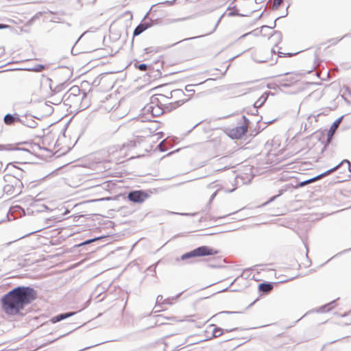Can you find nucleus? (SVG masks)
Listing matches in <instances>:
<instances>
[{"label":"nucleus","instance_id":"obj_1","mask_svg":"<svg viewBox=\"0 0 351 351\" xmlns=\"http://www.w3.org/2000/svg\"><path fill=\"white\" fill-rule=\"evenodd\" d=\"M36 298L37 292L34 289L25 286L17 287L2 297L1 308L8 315H23L25 307Z\"/></svg>","mask_w":351,"mask_h":351},{"label":"nucleus","instance_id":"obj_2","mask_svg":"<svg viewBox=\"0 0 351 351\" xmlns=\"http://www.w3.org/2000/svg\"><path fill=\"white\" fill-rule=\"evenodd\" d=\"M218 253L219 250L216 249L207 245H202L183 254L180 258H178L176 261H187V263H193L191 261L192 258L215 255Z\"/></svg>","mask_w":351,"mask_h":351},{"label":"nucleus","instance_id":"obj_3","mask_svg":"<svg viewBox=\"0 0 351 351\" xmlns=\"http://www.w3.org/2000/svg\"><path fill=\"white\" fill-rule=\"evenodd\" d=\"M189 99H186L167 104L165 101H161L159 98L155 97V117H159L167 112H171L172 110L184 104Z\"/></svg>","mask_w":351,"mask_h":351},{"label":"nucleus","instance_id":"obj_4","mask_svg":"<svg viewBox=\"0 0 351 351\" xmlns=\"http://www.w3.org/2000/svg\"><path fill=\"white\" fill-rule=\"evenodd\" d=\"M181 295L178 293L176 296L163 298L162 295H158L155 300V313L160 312L167 308V306L171 305Z\"/></svg>","mask_w":351,"mask_h":351},{"label":"nucleus","instance_id":"obj_5","mask_svg":"<svg viewBox=\"0 0 351 351\" xmlns=\"http://www.w3.org/2000/svg\"><path fill=\"white\" fill-rule=\"evenodd\" d=\"M310 184L309 179H307V180H303V181H296L295 184H293V183L287 184L282 189H280L278 191V194L271 197L265 202V204H268L269 203L274 201L277 197H278L279 196L282 195L285 192H286L287 191H288L290 189H298V188L303 187V186H306L307 184Z\"/></svg>","mask_w":351,"mask_h":351},{"label":"nucleus","instance_id":"obj_6","mask_svg":"<svg viewBox=\"0 0 351 351\" xmlns=\"http://www.w3.org/2000/svg\"><path fill=\"white\" fill-rule=\"evenodd\" d=\"M247 132V126L243 124L230 130L228 135L232 139H241L246 134Z\"/></svg>","mask_w":351,"mask_h":351},{"label":"nucleus","instance_id":"obj_7","mask_svg":"<svg viewBox=\"0 0 351 351\" xmlns=\"http://www.w3.org/2000/svg\"><path fill=\"white\" fill-rule=\"evenodd\" d=\"M343 116L337 118L330 125V129L327 134V138H326V144L324 145L323 150L326 149V145L330 143L333 138V134L337 130V128L339 127L340 123L341 122V120L343 119Z\"/></svg>","mask_w":351,"mask_h":351},{"label":"nucleus","instance_id":"obj_8","mask_svg":"<svg viewBox=\"0 0 351 351\" xmlns=\"http://www.w3.org/2000/svg\"><path fill=\"white\" fill-rule=\"evenodd\" d=\"M147 197V195L145 193L139 191H132L128 194V199L133 202H143Z\"/></svg>","mask_w":351,"mask_h":351},{"label":"nucleus","instance_id":"obj_9","mask_svg":"<svg viewBox=\"0 0 351 351\" xmlns=\"http://www.w3.org/2000/svg\"><path fill=\"white\" fill-rule=\"evenodd\" d=\"M346 163H348V162L346 160H342L340 163H339L338 165H337L336 166H335L334 167L332 168H330V169L316 176H314L313 178H309V181H310V184L318 180L319 179L324 177V176H326L328 175H329L330 173H332L335 171V169L339 167L340 166H342L343 164H346Z\"/></svg>","mask_w":351,"mask_h":351},{"label":"nucleus","instance_id":"obj_10","mask_svg":"<svg viewBox=\"0 0 351 351\" xmlns=\"http://www.w3.org/2000/svg\"><path fill=\"white\" fill-rule=\"evenodd\" d=\"M274 288V283L270 282L264 281L258 286V290L261 293L267 294L269 293Z\"/></svg>","mask_w":351,"mask_h":351},{"label":"nucleus","instance_id":"obj_11","mask_svg":"<svg viewBox=\"0 0 351 351\" xmlns=\"http://www.w3.org/2000/svg\"><path fill=\"white\" fill-rule=\"evenodd\" d=\"M153 107L152 106H146L143 108V114L141 117L143 121H152L154 118V114L152 113Z\"/></svg>","mask_w":351,"mask_h":351},{"label":"nucleus","instance_id":"obj_12","mask_svg":"<svg viewBox=\"0 0 351 351\" xmlns=\"http://www.w3.org/2000/svg\"><path fill=\"white\" fill-rule=\"evenodd\" d=\"M169 86V84L167 83L156 85L155 96H160L162 99V101H166L168 99H169V96L168 95H165V93H162L161 92L162 88H166Z\"/></svg>","mask_w":351,"mask_h":351},{"label":"nucleus","instance_id":"obj_13","mask_svg":"<svg viewBox=\"0 0 351 351\" xmlns=\"http://www.w3.org/2000/svg\"><path fill=\"white\" fill-rule=\"evenodd\" d=\"M296 81L297 80L293 77H283L278 80V84H280V86L282 87L288 88L290 87L291 85Z\"/></svg>","mask_w":351,"mask_h":351},{"label":"nucleus","instance_id":"obj_14","mask_svg":"<svg viewBox=\"0 0 351 351\" xmlns=\"http://www.w3.org/2000/svg\"><path fill=\"white\" fill-rule=\"evenodd\" d=\"M162 92L166 93L165 95H170L169 98H171L173 95L176 97H180L182 95H184V93L181 89H176L171 90L169 88H168V86L166 88H162Z\"/></svg>","mask_w":351,"mask_h":351},{"label":"nucleus","instance_id":"obj_15","mask_svg":"<svg viewBox=\"0 0 351 351\" xmlns=\"http://www.w3.org/2000/svg\"><path fill=\"white\" fill-rule=\"evenodd\" d=\"M49 151L46 149L42 148L38 145H34L32 147V152L33 154L38 157V158H43L46 156L45 153L48 152Z\"/></svg>","mask_w":351,"mask_h":351},{"label":"nucleus","instance_id":"obj_16","mask_svg":"<svg viewBox=\"0 0 351 351\" xmlns=\"http://www.w3.org/2000/svg\"><path fill=\"white\" fill-rule=\"evenodd\" d=\"M170 144L168 141L167 138L162 140L156 147H155V155L157 152H164L167 149V146H169Z\"/></svg>","mask_w":351,"mask_h":351},{"label":"nucleus","instance_id":"obj_17","mask_svg":"<svg viewBox=\"0 0 351 351\" xmlns=\"http://www.w3.org/2000/svg\"><path fill=\"white\" fill-rule=\"evenodd\" d=\"M336 301H337V300H334L331 301L330 302L319 307V308L317 309V311L319 313H326V312L330 311L331 309H332L335 307Z\"/></svg>","mask_w":351,"mask_h":351},{"label":"nucleus","instance_id":"obj_18","mask_svg":"<svg viewBox=\"0 0 351 351\" xmlns=\"http://www.w3.org/2000/svg\"><path fill=\"white\" fill-rule=\"evenodd\" d=\"M80 91V90L77 86L71 87L67 93L68 96L66 100H73V99L78 97Z\"/></svg>","mask_w":351,"mask_h":351},{"label":"nucleus","instance_id":"obj_19","mask_svg":"<svg viewBox=\"0 0 351 351\" xmlns=\"http://www.w3.org/2000/svg\"><path fill=\"white\" fill-rule=\"evenodd\" d=\"M210 328H212V337H219L224 332V329L221 327H218L215 324H210Z\"/></svg>","mask_w":351,"mask_h":351},{"label":"nucleus","instance_id":"obj_20","mask_svg":"<svg viewBox=\"0 0 351 351\" xmlns=\"http://www.w3.org/2000/svg\"><path fill=\"white\" fill-rule=\"evenodd\" d=\"M271 37L275 43V47H277L282 39V34L280 31H274L271 34Z\"/></svg>","mask_w":351,"mask_h":351},{"label":"nucleus","instance_id":"obj_21","mask_svg":"<svg viewBox=\"0 0 351 351\" xmlns=\"http://www.w3.org/2000/svg\"><path fill=\"white\" fill-rule=\"evenodd\" d=\"M169 319L168 317H164L162 315H155V326L165 324V321Z\"/></svg>","mask_w":351,"mask_h":351},{"label":"nucleus","instance_id":"obj_22","mask_svg":"<svg viewBox=\"0 0 351 351\" xmlns=\"http://www.w3.org/2000/svg\"><path fill=\"white\" fill-rule=\"evenodd\" d=\"M73 315H74V313H64V314H60L56 317H53L51 319V321L53 322V323H56V322H60L64 319H66L67 317H69L71 316H72Z\"/></svg>","mask_w":351,"mask_h":351},{"label":"nucleus","instance_id":"obj_23","mask_svg":"<svg viewBox=\"0 0 351 351\" xmlns=\"http://www.w3.org/2000/svg\"><path fill=\"white\" fill-rule=\"evenodd\" d=\"M19 120V118L14 117L12 114H6L4 117V122L6 125H12Z\"/></svg>","mask_w":351,"mask_h":351},{"label":"nucleus","instance_id":"obj_24","mask_svg":"<svg viewBox=\"0 0 351 351\" xmlns=\"http://www.w3.org/2000/svg\"><path fill=\"white\" fill-rule=\"evenodd\" d=\"M267 97L264 95L261 96L254 103V108L256 109L257 112V108L262 106L264 103L266 101Z\"/></svg>","mask_w":351,"mask_h":351},{"label":"nucleus","instance_id":"obj_25","mask_svg":"<svg viewBox=\"0 0 351 351\" xmlns=\"http://www.w3.org/2000/svg\"><path fill=\"white\" fill-rule=\"evenodd\" d=\"M288 8H289V6L287 8V10L288 9ZM287 14H288V11L287 10L286 16L287 15ZM282 17H284V16H278V18H276V20L274 21L273 24H271V26H267V25L262 26L261 32H263L265 29L270 30V29H274L276 26V21Z\"/></svg>","mask_w":351,"mask_h":351},{"label":"nucleus","instance_id":"obj_26","mask_svg":"<svg viewBox=\"0 0 351 351\" xmlns=\"http://www.w3.org/2000/svg\"><path fill=\"white\" fill-rule=\"evenodd\" d=\"M147 25L144 24H141L138 26L136 27V29L134 31V36H138L140 34H141L143 31H145L147 29Z\"/></svg>","mask_w":351,"mask_h":351},{"label":"nucleus","instance_id":"obj_27","mask_svg":"<svg viewBox=\"0 0 351 351\" xmlns=\"http://www.w3.org/2000/svg\"><path fill=\"white\" fill-rule=\"evenodd\" d=\"M343 160H346L348 162V163L343 164L342 166H340L339 167L335 169V171L341 169L342 171H345L346 169H348L349 171L351 173L350 162L347 159H344Z\"/></svg>","mask_w":351,"mask_h":351},{"label":"nucleus","instance_id":"obj_28","mask_svg":"<svg viewBox=\"0 0 351 351\" xmlns=\"http://www.w3.org/2000/svg\"><path fill=\"white\" fill-rule=\"evenodd\" d=\"M55 96H56L55 95H51L49 97V102H50L51 104H54V105H58V104H60L62 99L60 97L58 98H56Z\"/></svg>","mask_w":351,"mask_h":351},{"label":"nucleus","instance_id":"obj_29","mask_svg":"<svg viewBox=\"0 0 351 351\" xmlns=\"http://www.w3.org/2000/svg\"><path fill=\"white\" fill-rule=\"evenodd\" d=\"M228 16H243L244 15L239 14V10L237 9V6L234 5L232 8V10L228 13Z\"/></svg>","mask_w":351,"mask_h":351},{"label":"nucleus","instance_id":"obj_30","mask_svg":"<svg viewBox=\"0 0 351 351\" xmlns=\"http://www.w3.org/2000/svg\"><path fill=\"white\" fill-rule=\"evenodd\" d=\"M348 36V34H345L344 36H343L341 38H332V39H330L327 41V43H330V45H336L338 42H339L341 40H342L343 38H346Z\"/></svg>","mask_w":351,"mask_h":351},{"label":"nucleus","instance_id":"obj_31","mask_svg":"<svg viewBox=\"0 0 351 351\" xmlns=\"http://www.w3.org/2000/svg\"><path fill=\"white\" fill-rule=\"evenodd\" d=\"M267 88L269 89L273 90H277L280 86V84H278V80H276L275 82L269 83L267 85Z\"/></svg>","mask_w":351,"mask_h":351},{"label":"nucleus","instance_id":"obj_32","mask_svg":"<svg viewBox=\"0 0 351 351\" xmlns=\"http://www.w3.org/2000/svg\"><path fill=\"white\" fill-rule=\"evenodd\" d=\"M176 1H177V0L165 1L164 2H158V3H155V7H158L160 5H167L170 6V5H173Z\"/></svg>","mask_w":351,"mask_h":351},{"label":"nucleus","instance_id":"obj_33","mask_svg":"<svg viewBox=\"0 0 351 351\" xmlns=\"http://www.w3.org/2000/svg\"><path fill=\"white\" fill-rule=\"evenodd\" d=\"M263 32H261V31H257V29H254L252 32H247V33H245L244 34H243L242 36H240L239 39L241 38H243L248 35H250V34H253L255 36H258L259 35L260 33H262Z\"/></svg>","mask_w":351,"mask_h":351},{"label":"nucleus","instance_id":"obj_34","mask_svg":"<svg viewBox=\"0 0 351 351\" xmlns=\"http://www.w3.org/2000/svg\"><path fill=\"white\" fill-rule=\"evenodd\" d=\"M197 84H188L185 86V90L191 95L195 93V90L193 89V86H197Z\"/></svg>","mask_w":351,"mask_h":351},{"label":"nucleus","instance_id":"obj_35","mask_svg":"<svg viewBox=\"0 0 351 351\" xmlns=\"http://www.w3.org/2000/svg\"><path fill=\"white\" fill-rule=\"evenodd\" d=\"M282 1L283 0H274L272 4V10H277L280 7Z\"/></svg>","mask_w":351,"mask_h":351},{"label":"nucleus","instance_id":"obj_36","mask_svg":"<svg viewBox=\"0 0 351 351\" xmlns=\"http://www.w3.org/2000/svg\"><path fill=\"white\" fill-rule=\"evenodd\" d=\"M297 53H284L282 52H280V51H278V55L279 57H291L295 54H296Z\"/></svg>","mask_w":351,"mask_h":351},{"label":"nucleus","instance_id":"obj_37","mask_svg":"<svg viewBox=\"0 0 351 351\" xmlns=\"http://www.w3.org/2000/svg\"><path fill=\"white\" fill-rule=\"evenodd\" d=\"M346 94L349 95L351 97V90H350V88L348 87L345 88V90L343 92V94L342 95V97L344 98L345 101L348 102L347 99L345 97V95Z\"/></svg>","mask_w":351,"mask_h":351},{"label":"nucleus","instance_id":"obj_38","mask_svg":"<svg viewBox=\"0 0 351 351\" xmlns=\"http://www.w3.org/2000/svg\"><path fill=\"white\" fill-rule=\"evenodd\" d=\"M346 94L349 95L351 97V90H350V88L348 87L345 88V90L343 92V94L342 95V97L344 98L345 101L348 102L347 99L345 97V95Z\"/></svg>","mask_w":351,"mask_h":351},{"label":"nucleus","instance_id":"obj_39","mask_svg":"<svg viewBox=\"0 0 351 351\" xmlns=\"http://www.w3.org/2000/svg\"><path fill=\"white\" fill-rule=\"evenodd\" d=\"M162 72L160 71V70L157 68L155 69V75H154V77H155V81L157 80V78H160L162 77Z\"/></svg>","mask_w":351,"mask_h":351},{"label":"nucleus","instance_id":"obj_40","mask_svg":"<svg viewBox=\"0 0 351 351\" xmlns=\"http://www.w3.org/2000/svg\"><path fill=\"white\" fill-rule=\"evenodd\" d=\"M224 14H225V13H223V14H222L221 15V16H220V17L219 18V19L217 20V23H216V24H215V27H214L213 29L210 32V34H211V33L214 32L216 30V29H217V26L219 25V23H220V21H221V19H222V18H223V16H224Z\"/></svg>","mask_w":351,"mask_h":351},{"label":"nucleus","instance_id":"obj_41","mask_svg":"<svg viewBox=\"0 0 351 351\" xmlns=\"http://www.w3.org/2000/svg\"><path fill=\"white\" fill-rule=\"evenodd\" d=\"M168 214H173V215H194L195 214H191V213H175V212H169L166 211Z\"/></svg>","mask_w":351,"mask_h":351},{"label":"nucleus","instance_id":"obj_42","mask_svg":"<svg viewBox=\"0 0 351 351\" xmlns=\"http://www.w3.org/2000/svg\"><path fill=\"white\" fill-rule=\"evenodd\" d=\"M156 136H157V140H159L165 136V134L162 132H155Z\"/></svg>","mask_w":351,"mask_h":351},{"label":"nucleus","instance_id":"obj_43","mask_svg":"<svg viewBox=\"0 0 351 351\" xmlns=\"http://www.w3.org/2000/svg\"><path fill=\"white\" fill-rule=\"evenodd\" d=\"M138 68L141 70V71H145L147 69V65L145 64H141L138 66Z\"/></svg>","mask_w":351,"mask_h":351},{"label":"nucleus","instance_id":"obj_44","mask_svg":"<svg viewBox=\"0 0 351 351\" xmlns=\"http://www.w3.org/2000/svg\"><path fill=\"white\" fill-rule=\"evenodd\" d=\"M178 151H179V149H178L175 150V151H173V152H169V153L166 155V156H170V155L173 154V153H175V152H178ZM164 157H165V156H160V157L159 158V160H162Z\"/></svg>","mask_w":351,"mask_h":351},{"label":"nucleus","instance_id":"obj_45","mask_svg":"<svg viewBox=\"0 0 351 351\" xmlns=\"http://www.w3.org/2000/svg\"><path fill=\"white\" fill-rule=\"evenodd\" d=\"M239 330V328H230V329H224V332H230L236 331V330Z\"/></svg>","mask_w":351,"mask_h":351},{"label":"nucleus","instance_id":"obj_46","mask_svg":"<svg viewBox=\"0 0 351 351\" xmlns=\"http://www.w3.org/2000/svg\"><path fill=\"white\" fill-rule=\"evenodd\" d=\"M234 314V313H238V312L237 311H222V312H220L219 314Z\"/></svg>","mask_w":351,"mask_h":351},{"label":"nucleus","instance_id":"obj_47","mask_svg":"<svg viewBox=\"0 0 351 351\" xmlns=\"http://www.w3.org/2000/svg\"><path fill=\"white\" fill-rule=\"evenodd\" d=\"M241 83H237V84H230L228 87V89L230 88H236V87H238L241 85Z\"/></svg>","mask_w":351,"mask_h":351},{"label":"nucleus","instance_id":"obj_48","mask_svg":"<svg viewBox=\"0 0 351 351\" xmlns=\"http://www.w3.org/2000/svg\"><path fill=\"white\" fill-rule=\"evenodd\" d=\"M350 250H351V247L350 249L344 250L342 252H341L337 254L336 255H335L333 257H335V256H338V255H339L341 254L346 253V252H347L348 251H350Z\"/></svg>","mask_w":351,"mask_h":351},{"label":"nucleus","instance_id":"obj_49","mask_svg":"<svg viewBox=\"0 0 351 351\" xmlns=\"http://www.w3.org/2000/svg\"><path fill=\"white\" fill-rule=\"evenodd\" d=\"M243 120H244V123H243V124H245V125H247V124L248 123H250L249 119H248L245 116H243Z\"/></svg>","mask_w":351,"mask_h":351},{"label":"nucleus","instance_id":"obj_50","mask_svg":"<svg viewBox=\"0 0 351 351\" xmlns=\"http://www.w3.org/2000/svg\"><path fill=\"white\" fill-rule=\"evenodd\" d=\"M201 36H193V37H191V38H185V39H183L182 40H181L180 42H182V41H184V40H191V39H195V38H199Z\"/></svg>","mask_w":351,"mask_h":351},{"label":"nucleus","instance_id":"obj_51","mask_svg":"<svg viewBox=\"0 0 351 351\" xmlns=\"http://www.w3.org/2000/svg\"><path fill=\"white\" fill-rule=\"evenodd\" d=\"M216 193H217V192H215V193L211 195V197H210V200H209V202H210L211 201H213V199L215 198V195H216Z\"/></svg>","mask_w":351,"mask_h":351},{"label":"nucleus","instance_id":"obj_52","mask_svg":"<svg viewBox=\"0 0 351 351\" xmlns=\"http://www.w3.org/2000/svg\"><path fill=\"white\" fill-rule=\"evenodd\" d=\"M97 239H91V240H89V241H88L84 242V243H85V244H86V243H92V242H93V241H96V240H97Z\"/></svg>","mask_w":351,"mask_h":351},{"label":"nucleus","instance_id":"obj_53","mask_svg":"<svg viewBox=\"0 0 351 351\" xmlns=\"http://www.w3.org/2000/svg\"><path fill=\"white\" fill-rule=\"evenodd\" d=\"M8 27V25H7L0 24V29H5V28H7Z\"/></svg>","mask_w":351,"mask_h":351},{"label":"nucleus","instance_id":"obj_54","mask_svg":"<svg viewBox=\"0 0 351 351\" xmlns=\"http://www.w3.org/2000/svg\"><path fill=\"white\" fill-rule=\"evenodd\" d=\"M256 62H259V63H262V62H265L266 60H254Z\"/></svg>","mask_w":351,"mask_h":351},{"label":"nucleus","instance_id":"obj_55","mask_svg":"<svg viewBox=\"0 0 351 351\" xmlns=\"http://www.w3.org/2000/svg\"><path fill=\"white\" fill-rule=\"evenodd\" d=\"M208 266L210 267H212V268H217V267H219L218 265H211V264H209Z\"/></svg>","mask_w":351,"mask_h":351},{"label":"nucleus","instance_id":"obj_56","mask_svg":"<svg viewBox=\"0 0 351 351\" xmlns=\"http://www.w3.org/2000/svg\"><path fill=\"white\" fill-rule=\"evenodd\" d=\"M201 122H199L197 123H196L189 131V132H190L192 130H193L197 125H198Z\"/></svg>","mask_w":351,"mask_h":351},{"label":"nucleus","instance_id":"obj_57","mask_svg":"<svg viewBox=\"0 0 351 351\" xmlns=\"http://www.w3.org/2000/svg\"><path fill=\"white\" fill-rule=\"evenodd\" d=\"M158 21H159L158 19H155V20H154L155 25H156V24H158L159 23Z\"/></svg>","mask_w":351,"mask_h":351},{"label":"nucleus","instance_id":"obj_58","mask_svg":"<svg viewBox=\"0 0 351 351\" xmlns=\"http://www.w3.org/2000/svg\"><path fill=\"white\" fill-rule=\"evenodd\" d=\"M10 167H14V166H13L12 164H10H10H8V165H7L6 169L10 168Z\"/></svg>","mask_w":351,"mask_h":351},{"label":"nucleus","instance_id":"obj_59","mask_svg":"<svg viewBox=\"0 0 351 351\" xmlns=\"http://www.w3.org/2000/svg\"><path fill=\"white\" fill-rule=\"evenodd\" d=\"M182 20V19H174V20H173V21H180Z\"/></svg>","mask_w":351,"mask_h":351},{"label":"nucleus","instance_id":"obj_60","mask_svg":"<svg viewBox=\"0 0 351 351\" xmlns=\"http://www.w3.org/2000/svg\"><path fill=\"white\" fill-rule=\"evenodd\" d=\"M271 52L272 53H276L275 50L273 48L271 49Z\"/></svg>","mask_w":351,"mask_h":351},{"label":"nucleus","instance_id":"obj_61","mask_svg":"<svg viewBox=\"0 0 351 351\" xmlns=\"http://www.w3.org/2000/svg\"><path fill=\"white\" fill-rule=\"evenodd\" d=\"M180 43V42H178V43ZM176 44H177V43H174V44H172V45H171L168 46L167 47H171V46H174V45H176Z\"/></svg>","mask_w":351,"mask_h":351},{"label":"nucleus","instance_id":"obj_62","mask_svg":"<svg viewBox=\"0 0 351 351\" xmlns=\"http://www.w3.org/2000/svg\"><path fill=\"white\" fill-rule=\"evenodd\" d=\"M159 62H160V61H159V60H155L154 64H155V65H156V64H158V63H159Z\"/></svg>","mask_w":351,"mask_h":351},{"label":"nucleus","instance_id":"obj_63","mask_svg":"<svg viewBox=\"0 0 351 351\" xmlns=\"http://www.w3.org/2000/svg\"><path fill=\"white\" fill-rule=\"evenodd\" d=\"M158 128H159V127H158V126H155L154 131L156 132Z\"/></svg>","mask_w":351,"mask_h":351},{"label":"nucleus","instance_id":"obj_64","mask_svg":"<svg viewBox=\"0 0 351 351\" xmlns=\"http://www.w3.org/2000/svg\"><path fill=\"white\" fill-rule=\"evenodd\" d=\"M274 121H275V119L268 121V123H273Z\"/></svg>","mask_w":351,"mask_h":351}]
</instances>
